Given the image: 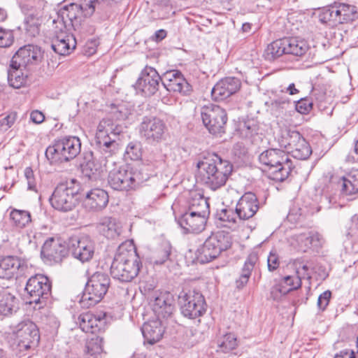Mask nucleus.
Returning <instances> with one entry per match:
<instances>
[{
    "instance_id": "79ce46f5",
    "label": "nucleus",
    "mask_w": 358,
    "mask_h": 358,
    "mask_svg": "<svg viewBox=\"0 0 358 358\" xmlns=\"http://www.w3.org/2000/svg\"><path fill=\"white\" fill-rule=\"evenodd\" d=\"M217 352L227 353L235 349L238 345V343L235 335L228 333L217 340Z\"/></svg>"
},
{
    "instance_id": "338daca9",
    "label": "nucleus",
    "mask_w": 358,
    "mask_h": 358,
    "mask_svg": "<svg viewBox=\"0 0 358 358\" xmlns=\"http://www.w3.org/2000/svg\"><path fill=\"white\" fill-rule=\"evenodd\" d=\"M108 136L113 135L116 139V138L120 135L123 132L122 127L118 124H115L113 121H110V124L109 127L108 128Z\"/></svg>"
},
{
    "instance_id": "0eeeda50",
    "label": "nucleus",
    "mask_w": 358,
    "mask_h": 358,
    "mask_svg": "<svg viewBox=\"0 0 358 358\" xmlns=\"http://www.w3.org/2000/svg\"><path fill=\"white\" fill-rule=\"evenodd\" d=\"M79 190V182L75 179L58 184L50 198L51 206L63 212L73 210L78 201Z\"/></svg>"
},
{
    "instance_id": "2eb2a0df",
    "label": "nucleus",
    "mask_w": 358,
    "mask_h": 358,
    "mask_svg": "<svg viewBox=\"0 0 358 358\" xmlns=\"http://www.w3.org/2000/svg\"><path fill=\"white\" fill-rule=\"evenodd\" d=\"M165 129V124L159 118L144 116L139 125V134L149 143H158L162 141Z\"/></svg>"
},
{
    "instance_id": "69168bd1",
    "label": "nucleus",
    "mask_w": 358,
    "mask_h": 358,
    "mask_svg": "<svg viewBox=\"0 0 358 358\" xmlns=\"http://www.w3.org/2000/svg\"><path fill=\"white\" fill-rule=\"evenodd\" d=\"M171 82L163 83V86L166 89L167 91L173 93H177L179 92V79L175 78Z\"/></svg>"
},
{
    "instance_id": "a211bd4d",
    "label": "nucleus",
    "mask_w": 358,
    "mask_h": 358,
    "mask_svg": "<svg viewBox=\"0 0 358 358\" xmlns=\"http://www.w3.org/2000/svg\"><path fill=\"white\" fill-rule=\"evenodd\" d=\"M160 80L161 77L154 68L145 66L141 71L134 87L142 95L150 96L158 90Z\"/></svg>"
},
{
    "instance_id": "6ab92c4d",
    "label": "nucleus",
    "mask_w": 358,
    "mask_h": 358,
    "mask_svg": "<svg viewBox=\"0 0 358 358\" xmlns=\"http://www.w3.org/2000/svg\"><path fill=\"white\" fill-rule=\"evenodd\" d=\"M52 49L59 55H68L76 48V40L72 34L67 33V29L59 30L53 26Z\"/></svg>"
},
{
    "instance_id": "8fccbe9b",
    "label": "nucleus",
    "mask_w": 358,
    "mask_h": 358,
    "mask_svg": "<svg viewBox=\"0 0 358 358\" xmlns=\"http://www.w3.org/2000/svg\"><path fill=\"white\" fill-rule=\"evenodd\" d=\"M338 10L336 3L324 9L321 15V20L324 22H334L338 23Z\"/></svg>"
},
{
    "instance_id": "774afa93",
    "label": "nucleus",
    "mask_w": 358,
    "mask_h": 358,
    "mask_svg": "<svg viewBox=\"0 0 358 358\" xmlns=\"http://www.w3.org/2000/svg\"><path fill=\"white\" fill-rule=\"evenodd\" d=\"M179 79V71L178 70H172L169 71H166L163 77L161 78L162 83L171 82L170 80L173 79Z\"/></svg>"
},
{
    "instance_id": "6e6d98bb",
    "label": "nucleus",
    "mask_w": 358,
    "mask_h": 358,
    "mask_svg": "<svg viewBox=\"0 0 358 358\" xmlns=\"http://www.w3.org/2000/svg\"><path fill=\"white\" fill-rule=\"evenodd\" d=\"M280 266L279 256L275 250H271L267 258V266L269 271L276 270Z\"/></svg>"
},
{
    "instance_id": "a18cd8bd",
    "label": "nucleus",
    "mask_w": 358,
    "mask_h": 358,
    "mask_svg": "<svg viewBox=\"0 0 358 358\" xmlns=\"http://www.w3.org/2000/svg\"><path fill=\"white\" fill-rule=\"evenodd\" d=\"M86 352L91 356H96L103 352V338L94 336L89 338L86 343Z\"/></svg>"
},
{
    "instance_id": "680f3d73",
    "label": "nucleus",
    "mask_w": 358,
    "mask_h": 358,
    "mask_svg": "<svg viewBox=\"0 0 358 358\" xmlns=\"http://www.w3.org/2000/svg\"><path fill=\"white\" fill-rule=\"evenodd\" d=\"M312 105L309 100L301 99L295 104V109L301 114H306L311 110Z\"/></svg>"
},
{
    "instance_id": "f8f14e48",
    "label": "nucleus",
    "mask_w": 358,
    "mask_h": 358,
    "mask_svg": "<svg viewBox=\"0 0 358 358\" xmlns=\"http://www.w3.org/2000/svg\"><path fill=\"white\" fill-rule=\"evenodd\" d=\"M67 248L73 258L85 263L92 259L95 245L89 236L74 235L68 239Z\"/></svg>"
},
{
    "instance_id": "9b49d317",
    "label": "nucleus",
    "mask_w": 358,
    "mask_h": 358,
    "mask_svg": "<svg viewBox=\"0 0 358 358\" xmlns=\"http://www.w3.org/2000/svg\"><path fill=\"white\" fill-rule=\"evenodd\" d=\"M201 116L204 126L212 134L224 132V126L227 121V115L224 109L215 104H209L202 107Z\"/></svg>"
},
{
    "instance_id": "473e14b6",
    "label": "nucleus",
    "mask_w": 358,
    "mask_h": 358,
    "mask_svg": "<svg viewBox=\"0 0 358 358\" xmlns=\"http://www.w3.org/2000/svg\"><path fill=\"white\" fill-rule=\"evenodd\" d=\"M101 322L100 317H96L90 312L82 313L78 318L80 328L85 333L94 334L100 330L99 324Z\"/></svg>"
},
{
    "instance_id": "c756f323",
    "label": "nucleus",
    "mask_w": 358,
    "mask_h": 358,
    "mask_svg": "<svg viewBox=\"0 0 358 358\" xmlns=\"http://www.w3.org/2000/svg\"><path fill=\"white\" fill-rule=\"evenodd\" d=\"M19 300L13 294L6 289L0 291V315L8 317L17 312Z\"/></svg>"
},
{
    "instance_id": "f03ea898",
    "label": "nucleus",
    "mask_w": 358,
    "mask_h": 358,
    "mask_svg": "<svg viewBox=\"0 0 358 358\" xmlns=\"http://www.w3.org/2000/svg\"><path fill=\"white\" fill-rule=\"evenodd\" d=\"M231 235L220 231L212 234L196 252L189 249L185 255L187 266L196 262L206 264L217 258L222 251L228 250L231 245Z\"/></svg>"
},
{
    "instance_id": "39448f33",
    "label": "nucleus",
    "mask_w": 358,
    "mask_h": 358,
    "mask_svg": "<svg viewBox=\"0 0 358 358\" xmlns=\"http://www.w3.org/2000/svg\"><path fill=\"white\" fill-rule=\"evenodd\" d=\"M259 162L267 167L268 177L277 182H282L290 174L293 164L287 154L280 149H268L259 156Z\"/></svg>"
},
{
    "instance_id": "5fc2aeb1",
    "label": "nucleus",
    "mask_w": 358,
    "mask_h": 358,
    "mask_svg": "<svg viewBox=\"0 0 358 358\" xmlns=\"http://www.w3.org/2000/svg\"><path fill=\"white\" fill-rule=\"evenodd\" d=\"M16 117L17 113L13 112L0 119V129L3 131H7L13 125L16 120Z\"/></svg>"
},
{
    "instance_id": "5701e85b",
    "label": "nucleus",
    "mask_w": 358,
    "mask_h": 358,
    "mask_svg": "<svg viewBox=\"0 0 358 358\" xmlns=\"http://www.w3.org/2000/svg\"><path fill=\"white\" fill-rule=\"evenodd\" d=\"M259 208L257 196L254 193L248 192L241 197L235 210L240 220H245L252 217L257 213Z\"/></svg>"
},
{
    "instance_id": "ea45409f",
    "label": "nucleus",
    "mask_w": 358,
    "mask_h": 358,
    "mask_svg": "<svg viewBox=\"0 0 358 358\" xmlns=\"http://www.w3.org/2000/svg\"><path fill=\"white\" fill-rule=\"evenodd\" d=\"M196 98L192 84L180 73V104L190 103L194 106Z\"/></svg>"
},
{
    "instance_id": "7ed1b4c3",
    "label": "nucleus",
    "mask_w": 358,
    "mask_h": 358,
    "mask_svg": "<svg viewBox=\"0 0 358 358\" xmlns=\"http://www.w3.org/2000/svg\"><path fill=\"white\" fill-rule=\"evenodd\" d=\"M108 171V185L117 191L134 189L150 178L146 167L140 164H127Z\"/></svg>"
},
{
    "instance_id": "c85d7f7f",
    "label": "nucleus",
    "mask_w": 358,
    "mask_h": 358,
    "mask_svg": "<svg viewBox=\"0 0 358 358\" xmlns=\"http://www.w3.org/2000/svg\"><path fill=\"white\" fill-rule=\"evenodd\" d=\"M292 240L295 242L298 250L302 252H306L311 247L317 248L321 245L320 234L313 231L295 234L292 236Z\"/></svg>"
},
{
    "instance_id": "e433bc0d",
    "label": "nucleus",
    "mask_w": 358,
    "mask_h": 358,
    "mask_svg": "<svg viewBox=\"0 0 358 358\" xmlns=\"http://www.w3.org/2000/svg\"><path fill=\"white\" fill-rule=\"evenodd\" d=\"M10 219L13 225L19 229H24L31 222V213L25 210L12 209L10 213Z\"/></svg>"
},
{
    "instance_id": "58836bf2",
    "label": "nucleus",
    "mask_w": 358,
    "mask_h": 358,
    "mask_svg": "<svg viewBox=\"0 0 358 358\" xmlns=\"http://www.w3.org/2000/svg\"><path fill=\"white\" fill-rule=\"evenodd\" d=\"M281 138L282 139L279 141L280 146L287 148L289 151L304 139L302 135L295 130L284 131Z\"/></svg>"
},
{
    "instance_id": "7c9ffc66",
    "label": "nucleus",
    "mask_w": 358,
    "mask_h": 358,
    "mask_svg": "<svg viewBox=\"0 0 358 358\" xmlns=\"http://www.w3.org/2000/svg\"><path fill=\"white\" fill-rule=\"evenodd\" d=\"M287 54L296 57L305 55L310 50L308 42L299 37H286Z\"/></svg>"
},
{
    "instance_id": "bf43d9fd",
    "label": "nucleus",
    "mask_w": 358,
    "mask_h": 358,
    "mask_svg": "<svg viewBox=\"0 0 358 358\" xmlns=\"http://www.w3.org/2000/svg\"><path fill=\"white\" fill-rule=\"evenodd\" d=\"M24 176L27 180L28 189L37 192L36 182L34 177V171L31 167L24 169Z\"/></svg>"
},
{
    "instance_id": "4c0bfd02",
    "label": "nucleus",
    "mask_w": 358,
    "mask_h": 358,
    "mask_svg": "<svg viewBox=\"0 0 358 358\" xmlns=\"http://www.w3.org/2000/svg\"><path fill=\"white\" fill-rule=\"evenodd\" d=\"M287 41L285 37L270 43L266 50L268 59H275L284 54H287Z\"/></svg>"
},
{
    "instance_id": "a878e982",
    "label": "nucleus",
    "mask_w": 358,
    "mask_h": 358,
    "mask_svg": "<svg viewBox=\"0 0 358 358\" xmlns=\"http://www.w3.org/2000/svg\"><path fill=\"white\" fill-rule=\"evenodd\" d=\"M173 299L169 293L160 294L155 296L152 309L158 317L166 318L168 322H172V314L174 310Z\"/></svg>"
},
{
    "instance_id": "09e8293b",
    "label": "nucleus",
    "mask_w": 358,
    "mask_h": 358,
    "mask_svg": "<svg viewBox=\"0 0 358 358\" xmlns=\"http://www.w3.org/2000/svg\"><path fill=\"white\" fill-rule=\"evenodd\" d=\"M299 273V271H297L295 275H287L280 281L285 286L286 289H289V292L301 287V277Z\"/></svg>"
},
{
    "instance_id": "13d9d810",
    "label": "nucleus",
    "mask_w": 358,
    "mask_h": 358,
    "mask_svg": "<svg viewBox=\"0 0 358 358\" xmlns=\"http://www.w3.org/2000/svg\"><path fill=\"white\" fill-rule=\"evenodd\" d=\"M13 43V36L11 32L0 29V48H8Z\"/></svg>"
},
{
    "instance_id": "ddd939ff",
    "label": "nucleus",
    "mask_w": 358,
    "mask_h": 358,
    "mask_svg": "<svg viewBox=\"0 0 358 358\" xmlns=\"http://www.w3.org/2000/svg\"><path fill=\"white\" fill-rule=\"evenodd\" d=\"M180 296V311L185 317L195 318L204 311V298L198 291L183 289Z\"/></svg>"
},
{
    "instance_id": "bb28decb",
    "label": "nucleus",
    "mask_w": 358,
    "mask_h": 358,
    "mask_svg": "<svg viewBox=\"0 0 358 358\" xmlns=\"http://www.w3.org/2000/svg\"><path fill=\"white\" fill-rule=\"evenodd\" d=\"M108 203V193L101 188H94L89 191L84 201L85 208L94 211L102 210Z\"/></svg>"
},
{
    "instance_id": "cd10ccee",
    "label": "nucleus",
    "mask_w": 358,
    "mask_h": 358,
    "mask_svg": "<svg viewBox=\"0 0 358 358\" xmlns=\"http://www.w3.org/2000/svg\"><path fill=\"white\" fill-rule=\"evenodd\" d=\"M145 342L153 345L161 340L164 330L159 319L149 320L141 327Z\"/></svg>"
},
{
    "instance_id": "20e7f679",
    "label": "nucleus",
    "mask_w": 358,
    "mask_h": 358,
    "mask_svg": "<svg viewBox=\"0 0 358 358\" xmlns=\"http://www.w3.org/2000/svg\"><path fill=\"white\" fill-rule=\"evenodd\" d=\"M197 167L203 170V180L206 185L215 191L223 187L233 171V165L215 153L204 160L199 162Z\"/></svg>"
},
{
    "instance_id": "0e129e2a",
    "label": "nucleus",
    "mask_w": 358,
    "mask_h": 358,
    "mask_svg": "<svg viewBox=\"0 0 358 358\" xmlns=\"http://www.w3.org/2000/svg\"><path fill=\"white\" fill-rule=\"evenodd\" d=\"M41 25L40 22H31V23H25V29L28 34L31 36H36L39 34L40 29L39 26Z\"/></svg>"
},
{
    "instance_id": "4468645a",
    "label": "nucleus",
    "mask_w": 358,
    "mask_h": 358,
    "mask_svg": "<svg viewBox=\"0 0 358 358\" xmlns=\"http://www.w3.org/2000/svg\"><path fill=\"white\" fill-rule=\"evenodd\" d=\"M13 334L17 345L24 350L37 344L40 339L39 331L33 322L24 320L17 324L13 330Z\"/></svg>"
},
{
    "instance_id": "603ef678",
    "label": "nucleus",
    "mask_w": 358,
    "mask_h": 358,
    "mask_svg": "<svg viewBox=\"0 0 358 358\" xmlns=\"http://www.w3.org/2000/svg\"><path fill=\"white\" fill-rule=\"evenodd\" d=\"M289 293V289H286L285 286L280 282L275 284L271 287V297L275 301H279L282 296H285Z\"/></svg>"
},
{
    "instance_id": "c03bdc74",
    "label": "nucleus",
    "mask_w": 358,
    "mask_h": 358,
    "mask_svg": "<svg viewBox=\"0 0 358 358\" xmlns=\"http://www.w3.org/2000/svg\"><path fill=\"white\" fill-rule=\"evenodd\" d=\"M293 157L304 160L308 159L312 153V150L308 143L304 138L303 141L289 150Z\"/></svg>"
},
{
    "instance_id": "2f4dec72",
    "label": "nucleus",
    "mask_w": 358,
    "mask_h": 358,
    "mask_svg": "<svg viewBox=\"0 0 358 358\" xmlns=\"http://www.w3.org/2000/svg\"><path fill=\"white\" fill-rule=\"evenodd\" d=\"M257 261L258 256L256 253H251L246 258L242 268L241 274L239 278L236 280V285L238 289L243 288L247 285Z\"/></svg>"
},
{
    "instance_id": "864d4df0",
    "label": "nucleus",
    "mask_w": 358,
    "mask_h": 358,
    "mask_svg": "<svg viewBox=\"0 0 358 358\" xmlns=\"http://www.w3.org/2000/svg\"><path fill=\"white\" fill-rule=\"evenodd\" d=\"M111 120L110 119H103L100 121L98 127H97V132L96 134V141L98 140V138L100 137V138H108V128L110 126Z\"/></svg>"
},
{
    "instance_id": "423d86ee",
    "label": "nucleus",
    "mask_w": 358,
    "mask_h": 358,
    "mask_svg": "<svg viewBox=\"0 0 358 358\" xmlns=\"http://www.w3.org/2000/svg\"><path fill=\"white\" fill-rule=\"evenodd\" d=\"M80 150L81 142L78 137L65 136L49 145L45 155L50 164H58L73 159Z\"/></svg>"
},
{
    "instance_id": "dca6fc26",
    "label": "nucleus",
    "mask_w": 358,
    "mask_h": 358,
    "mask_svg": "<svg viewBox=\"0 0 358 358\" xmlns=\"http://www.w3.org/2000/svg\"><path fill=\"white\" fill-rule=\"evenodd\" d=\"M68 252L67 244L59 238L50 237L42 246L41 255L49 264L60 263Z\"/></svg>"
},
{
    "instance_id": "de8ad7c7",
    "label": "nucleus",
    "mask_w": 358,
    "mask_h": 358,
    "mask_svg": "<svg viewBox=\"0 0 358 358\" xmlns=\"http://www.w3.org/2000/svg\"><path fill=\"white\" fill-rule=\"evenodd\" d=\"M142 148L138 142H130L125 150L124 158L131 160L137 161L141 158Z\"/></svg>"
},
{
    "instance_id": "a19ab883",
    "label": "nucleus",
    "mask_w": 358,
    "mask_h": 358,
    "mask_svg": "<svg viewBox=\"0 0 358 358\" xmlns=\"http://www.w3.org/2000/svg\"><path fill=\"white\" fill-rule=\"evenodd\" d=\"M341 192L345 195L358 194V170L352 172L348 178H343Z\"/></svg>"
},
{
    "instance_id": "f3484780",
    "label": "nucleus",
    "mask_w": 358,
    "mask_h": 358,
    "mask_svg": "<svg viewBox=\"0 0 358 358\" xmlns=\"http://www.w3.org/2000/svg\"><path fill=\"white\" fill-rule=\"evenodd\" d=\"M28 270L26 260L17 256H0V278H17L25 274Z\"/></svg>"
},
{
    "instance_id": "4be33fe9",
    "label": "nucleus",
    "mask_w": 358,
    "mask_h": 358,
    "mask_svg": "<svg viewBox=\"0 0 358 358\" xmlns=\"http://www.w3.org/2000/svg\"><path fill=\"white\" fill-rule=\"evenodd\" d=\"M41 57V48L33 45L20 48L13 56L10 63L13 66L25 68L29 64L36 63Z\"/></svg>"
},
{
    "instance_id": "f257e3e1",
    "label": "nucleus",
    "mask_w": 358,
    "mask_h": 358,
    "mask_svg": "<svg viewBox=\"0 0 358 358\" xmlns=\"http://www.w3.org/2000/svg\"><path fill=\"white\" fill-rule=\"evenodd\" d=\"M141 266L136 246L133 241H127L117 249L110 266V275L120 282H129L138 275Z\"/></svg>"
},
{
    "instance_id": "c9c22d12",
    "label": "nucleus",
    "mask_w": 358,
    "mask_h": 358,
    "mask_svg": "<svg viewBox=\"0 0 358 358\" xmlns=\"http://www.w3.org/2000/svg\"><path fill=\"white\" fill-rule=\"evenodd\" d=\"M20 66H13L12 63L8 70V82L10 86L19 89L27 84V76L24 75Z\"/></svg>"
},
{
    "instance_id": "e2e57ef3",
    "label": "nucleus",
    "mask_w": 358,
    "mask_h": 358,
    "mask_svg": "<svg viewBox=\"0 0 358 358\" xmlns=\"http://www.w3.org/2000/svg\"><path fill=\"white\" fill-rule=\"evenodd\" d=\"M25 14L27 15L24 19L25 23H31V22H41V14L37 10L34 9L33 8L31 9H27V12Z\"/></svg>"
},
{
    "instance_id": "37998d69",
    "label": "nucleus",
    "mask_w": 358,
    "mask_h": 358,
    "mask_svg": "<svg viewBox=\"0 0 358 358\" xmlns=\"http://www.w3.org/2000/svg\"><path fill=\"white\" fill-rule=\"evenodd\" d=\"M236 211L230 208H224L217 212L216 217L222 222V225L231 228L236 222Z\"/></svg>"
},
{
    "instance_id": "6e6552de",
    "label": "nucleus",
    "mask_w": 358,
    "mask_h": 358,
    "mask_svg": "<svg viewBox=\"0 0 358 358\" xmlns=\"http://www.w3.org/2000/svg\"><path fill=\"white\" fill-rule=\"evenodd\" d=\"M110 280L101 272L94 273L87 280L80 303L84 308H89L100 302L108 292Z\"/></svg>"
},
{
    "instance_id": "412c9836",
    "label": "nucleus",
    "mask_w": 358,
    "mask_h": 358,
    "mask_svg": "<svg viewBox=\"0 0 358 358\" xmlns=\"http://www.w3.org/2000/svg\"><path fill=\"white\" fill-rule=\"evenodd\" d=\"M207 215L180 210V228L185 234L199 233L205 228Z\"/></svg>"
},
{
    "instance_id": "f704fd0d",
    "label": "nucleus",
    "mask_w": 358,
    "mask_h": 358,
    "mask_svg": "<svg viewBox=\"0 0 358 358\" xmlns=\"http://www.w3.org/2000/svg\"><path fill=\"white\" fill-rule=\"evenodd\" d=\"M338 10V23L343 24L352 22L358 18V10L356 6L343 3H336Z\"/></svg>"
},
{
    "instance_id": "49530a36",
    "label": "nucleus",
    "mask_w": 358,
    "mask_h": 358,
    "mask_svg": "<svg viewBox=\"0 0 358 358\" xmlns=\"http://www.w3.org/2000/svg\"><path fill=\"white\" fill-rule=\"evenodd\" d=\"M104 168L101 161L100 164H95L94 161L89 159L85 164L83 165V171L90 180H96Z\"/></svg>"
},
{
    "instance_id": "aec40b11",
    "label": "nucleus",
    "mask_w": 358,
    "mask_h": 358,
    "mask_svg": "<svg viewBox=\"0 0 358 358\" xmlns=\"http://www.w3.org/2000/svg\"><path fill=\"white\" fill-rule=\"evenodd\" d=\"M241 80L235 77H227L213 87L211 96L215 101H223L236 93L241 88Z\"/></svg>"
},
{
    "instance_id": "72a5a7b5",
    "label": "nucleus",
    "mask_w": 358,
    "mask_h": 358,
    "mask_svg": "<svg viewBox=\"0 0 358 358\" xmlns=\"http://www.w3.org/2000/svg\"><path fill=\"white\" fill-rule=\"evenodd\" d=\"M99 230L108 239L117 238L122 231L120 223L113 217H105L99 224Z\"/></svg>"
},
{
    "instance_id": "4d7b16f0",
    "label": "nucleus",
    "mask_w": 358,
    "mask_h": 358,
    "mask_svg": "<svg viewBox=\"0 0 358 358\" xmlns=\"http://www.w3.org/2000/svg\"><path fill=\"white\" fill-rule=\"evenodd\" d=\"M170 255V248L169 245L164 246L162 250L157 251L155 254L154 263L156 264H162L166 261Z\"/></svg>"
},
{
    "instance_id": "393cba45",
    "label": "nucleus",
    "mask_w": 358,
    "mask_h": 358,
    "mask_svg": "<svg viewBox=\"0 0 358 358\" xmlns=\"http://www.w3.org/2000/svg\"><path fill=\"white\" fill-rule=\"evenodd\" d=\"M187 199L183 209L187 211H194L199 214L207 215L209 214V203L206 198L196 191L185 192Z\"/></svg>"
},
{
    "instance_id": "b1692460",
    "label": "nucleus",
    "mask_w": 358,
    "mask_h": 358,
    "mask_svg": "<svg viewBox=\"0 0 358 358\" xmlns=\"http://www.w3.org/2000/svg\"><path fill=\"white\" fill-rule=\"evenodd\" d=\"M96 144L98 146L99 152L101 156L99 158V161H101L104 169L108 171L110 168V164L113 165L115 164L113 159V155L118 150V143L115 138L111 137L100 138L96 141Z\"/></svg>"
},
{
    "instance_id": "9d476101",
    "label": "nucleus",
    "mask_w": 358,
    "mask_h": 358,
    "mask_svg": "<svg viewBox=\"0 0 358 358\" xmlns=\"http://www.w3.org/2000/svg\"><path fill=\"white\" fill-rule=\"evenodd\" d=\"M99 0H84L81 5L70 3L61 8L57 14V17L52 21L53 26L60 31L67 29V26H74L73 21L77 20L81 10L89 11L88 14L92 15L95 7L99 4Z\"/></svg>"
},
{
    "instance_id": "1a4fd4ad",
    "label": "nucleus",
    "mask_w": 358,
    "mask_h": 358,
    "mask_svg": "<svg viewBox=\"0 0 358 358\" xmlns=\"http://www.w3.org/2000/svg\"><path fill=\"white\" fill-rule=\"evenodd\" d=\"M51 282L48 277L41 274L31 276L25 286V291L31 298L29 303H34V309L43 308L51 294Z\"/></svg>"
},
{
    "instance_id": "052dcab7",
    "label": "nucleus",
    "mask_w": 358,
    "mask_h": 358,
    "mask_svg": "<svg viewBox=\"0 0 358 358\" xmlns=\"http://www.w3.org/2000/svg\"><path fill=\"white\" fill-rule=\"evenodd\" d=\"M331 297V292L327 290L322 293L317 299V307L320 310H324L329 305L330 299Z\"/></svg>"
},
{
    "instance_id": "3c124183",
    "label": "nucleus",
    "mask_w": 358,
    "mask_h": 358,
    "mask_svg": "<svg viewBox=\"0 0 358 358\" xmlns=\"http://www.w3.org/2000/svg\"><path fill=\"white\" fill-rule=\"evenodd\" d=\"M271 106L273 109L278 110L279 113H283V110L286 111L292 108L293 103H291L288 98L280 97L272 101Z\"/></svg>"
}]
</instances>
